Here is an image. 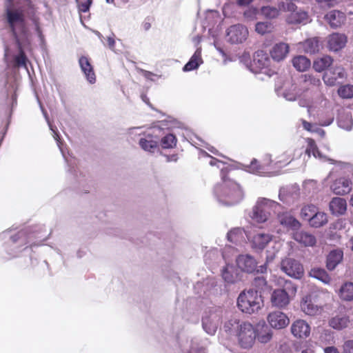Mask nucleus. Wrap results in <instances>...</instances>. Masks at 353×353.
I'll return each instance as SVG.
<instances>
[{"instance_id":"37","label":"nucleus","mask_w":353,"mask_h":353,"mask_svg":"<svg viewBox=\"0 0 353 353\" xmlns=\"http://www.w3.org/2000/svg\"><path fill=\"white\" fill-rule=\"evenodd\" d=\"M318 208L316 205L310 204L305 205L301 209V214L303 219H306L310 222V219L314 216Z\"/></svg>"},{"instance_id":"41","label":"nucleus","mask_w":353,"mask_h":353,"mask_svg":"<svg viewBox=\"0 0 353 353\" xmlns=\"http://www.w3.org/2000/svg\"><path fill=\"white\" fill-rule=\"evenodd\" d=\"M272 24L270 22H258L255 26V30L260 34H265L272 32Z\"/></svg>"},{"instance_id":"56","label":"nucleus","mask_w":353,"mask_h":353,"mask_svg":"<svg viewBox=\"0 0 353 353\" xmlns=\"http://www.w3.org/2000/svg\"><path fill=\"white\" fill-rule=\"evenodd\" d=\"M107 42L110 48H114L115 45V41L112 37H108L107 39Z\"/></svg>"},{"instance_id":"38","label":"nucleus","mask_w":353,"mask_h":353,"mask_svg":"<svg viewBox=\"0 0 353 353\" xmlns=\"http://www.w3.org/2000/svg\"><path fill=\"white\" fill-rule=\"evenodd\" d=\"M177 139L172 134H168L161 140V145L164 149L173 148L176 146Z\"/></svg>"},{"instance_id":"31","label":"nucleus","mask_w":353,"mask_h":353,"mask_svg":"<svg viewBox=\"0 0 353 353\" xmlns=\"http://www.w3.org/2000/svg\"><path fill=\"white\" fill-rule=\"evenodd\" d=\"M333 62V59L330 56H323L316 59L313 63V68L319 72L326 70Z\"/></svg>"},{"instance_id":"33","label":"nucleus","mask_w":353,"mask_h":353,"mask_svg":"<svg viewBox=\"0 0 353 353\" xmlns=\"http://www.w3.org/2000/svg\"><path fill=\"white\" fill-rule=\"evenodd\" d=\"M16 43L18 46L19 49V54L15 56L14 60V66L19 68V67H26L27 66V57L25 54V52L22 48L21 43L19 39H16Z\"/></svg>"},{"instance_id":"54","label":"nucleus","mask_w":353,"mask_h":353,"mask_svg":"<svg viewBox=\"0 0 353 353\" xmlns=\"http://www.w3.org/2000/svg\"><path fill=\"white\" fill-rule=\"evenodd\" d=\"M324 351L325 353H339L338 349L334 346L327 347Z\"/></svg>"},{"instance_id":"23","label":"nucleus","mask_w":353,"mask_h":353,"mask_svg":"<svg viewBox=\"0 0 353 353\" xmlns=\"http://www.w3.org/2000/svg\"><path fill=\"white\" fill-rule=\"evenodd\" d=\"M343 257V252L341 250L336 249L332 250L327 256L326 268L332 271L340 263Z\"/></svg>"},{"instance_id":"15","label":"nucleus","mask_w":353,"mask_h":353,"mask_svg":"<svg viewBox=\"0 0 353 353\" xmlns=\"http://www.w3.org/2000/svg\"><path fill=\"white\" fill-rule=\"evenodd\" d=\"M236 264L242 271L251 273L255 270L257 263L253 256L242 254L238 256Z\"/></svg>"},{"instance_id":"55","label":"nucleus","mask_w":353,"mask_h":353,"mask_svg":"<svg viewBox=\"0 0 353 353\" xmlns=\"http://www.w3.org/2000/svg\"><path fill=\"white\" fill-rule=\"evenodd\" d=\"M253 0H238L237 4L241 6H248L252 3Z\"/></svg>"},{"instance_id":"27","label":"nucleus","mask_w":353,"mask_h":353,"mask_svg":"<svg viewBox=\"0 0 353 353\" xmlns=\"http://www.w3.org/2000/svg\"><path fill=\"white\" fill-rule=\"evenodd\" d=\"M139 143L143 150L152 153L154 152L159 148L158 141L153 140V137L150 134H148L144 138H141Z\"/></svg>"},{"instance_id":"8","label":"nucleus","mask_w":353,"mask_h":353,"mask_svg":"<svg viewBox=\"0 0 353 353\" xmlns=\"http://www.w3.org/2000/svg\"><path fill=\"white\" fill-rule=\"evenodd\" d=\"M271 64V59L264 50H257L253 56L252 63V70L256 72H262L263 70H268Z\"/></svg>"},{"instance_id":"50","label":"nucleus","mask_w":353,"mask_h":353,"mask_svg":"<svg viewBox=\"0 0 353 353\" xmlns=\"http://www.w3.org/2000/svg\"><path fill=\"white\" fill-rule=\"evenodd\" d=\"M203 327L205 330V331L210 334H214L216 332V326L213 325L212 327H208V330L207 329V323L203 320Z\"/></svg>"},{"instance_id":"63","label":"nucleus","mask_w":353,"mask_h":353,"mask_svg":"<svg viewBox=\"0 0 353 353\" xmlns=\"http://www.w3.org/2000/svg\"><path fill=\"white\" fill-rule=\"evenodd\" d=\"M10 5L13 3V0H6Z\"/></svg>"},{"instance_id":"35","label":"nucleus","mask_w":353,"mask_h":353,"mask_svg":"<svg viewBox=\"0 0 353 353\" xmlns=\"http://www.w3.org/2000/svg\"><path fill=\"white\" fill-rule=\"evenodd\" d=\"M303 48L307 53L314 54L319 50V41L315 38L308 39L303 43Z\"/></svg>"},{"instance_id":"16","label":"nucleus","mask_w":353,"mask_h":353,"mask_svg":"<svg viewBox=\"0 0 353 353\" xmlns=\"http://www.w3.org/2000/svg\"><path fill=\"white\" fill-rule=\"evenodd\" d=\"M346 76L345 70L341 66H335L323 75L324 82L329 85L336 84L338 79H343Z\"/></svg>"},{"instance_id":"39","label":"nucleus","mask_w":353,"mask_h":353,"mask_svg":"<svg viewBox=\"0 0 353 353\" xmlns=\"http://www.w3.org/2000/svg\"><path fill=\"white\" fill-rule=\"evenodd\" d=\"M252 285L254 288V291H256L257 293L265 290L268 288L266 279L263 276L254 278Z\"/></svg>"},{"instance_id":"21","label":"nucleus","mask_w":353,"mask_h":353,"mask_svg":"<svg viewBox=\"0 0 353 353\" xmlns=\"http://www.w3.org/2000/svg\"><path fill=\"white\" fill-rule=\"evenodd\" d=\"M347 43V37L344 34L333 33L327 40V46L330 50L338 51L345 47Z\"/></svg>"},{"instance_id":"52","label":"nucleus","mask_w":353,"mask_h":353,"mask_svg":"<svg viewBox=\"0 0 353 353\" xmlns=\"http://www.w3.org/2000/svg\"><path fill=\"white\" fill-rule=\"evenodd\" d=\"M165 157L166 158L167 162H176L178 160V155L176 154H173L171 155H165Z\"/></svg>"},{"instance_id":"59","label":"nucleus","mask_w":353,"mask_h":353,"mask_svg":"<svg viewBox=\"0 0 353 353\" xmlns=\"http://www.w3.org/2000/svg\"><path fill=\"white\" fill-rule=\"evenodd\" d=\"M301 353H314V352L312 350H304L301 352Z\"/></svg>"},{"instance_id":"42","label":"nucleus","mask_w":353,"mask_h":353,"mask_svg":"<svg viewBox=\"0 0 353 353\" xmlns=\"http://www.w3.org/2000/svg\"><path fill=\"white\" fill-rule=\"evenodd\" d=\"M293 160V157L291 152H285L277 157L276 164L279 167H283L288 165Z\"/></svg>"},{"instance_id":"4","label":"nucleus","mask_w":353,"mask_h":353,"mask_svg":"<svg viewBox=\"0 0 353 353\" xmlns=\"http://www.w3.org/2000/svg\"><path fill=\"white\" fill-rule=\"evenodd\" d=\"M239 343L243 348L251 347L256 338V331L254 326L248 322H241L236 330Z\"/></svg>"},{"instance_id":"12","label":"nucleus","mask_w":353,"mask_h":353,"mask_svg":"<svg viewBox=\"0 0 353 353\" xmlns=\"http://www.w3.org/2000/svg\"><path fill=\"white\" fill-rule=\"evenodd\" d=\"M291 332L296 338L306 339L310 334V326L305 321L299 319L292 324Z\"/></svg>"},{"instance_id":"30","label":"nucleus","mask_w":353,"mask_h":353,"mask_svg":"<svg viewBox=\"0 0 353 353\" xmlns=\"http://www.w3.org/2000/svg\"><path fill=\"white\" fill-rule=\"evenodd\" d=\"M339 296L341 299L345 301L353 300V283L346 282L340 288Z\"/></svg>"},{"instance_id":"62","label":"nucleus","mask_w":353,"mask_h":353,"mask_svg":"<svg viewBox=\"0 0 353 353\" xmlns=\"http://www.w3.org/2000/svg\"><path fill=\"white\" fill-rule=\"evenodd\" d=\"M233 234V232H230L228 234V239L230 241H232V240L231 239V236Z\"/></svg>"},{"instance_id":"36","label":"nucleus","mask_w":353,"mask_h":353,"mask_svg":"<svg viewBox=\"0 0 353 353\" xmlns=\"http://www.w3.org/2000/svg\"><path fill=\"white\" fill-rule=\"evenodd\" d=\"M307 142V146L305 150V153L307 154V156L310 157L312 154L315 158H322V155L316 144L315 141L313 139L308 138Z\"/></svg>"},{"instance_id":"26","label":"nucleus","mask_w":353,"mask_h":353,"mask_svg":"<svg viewBox=\"0 0 353 353\" xmlns=\"http://www.w3.org/2000/svg\"><path fill=\"white\" fill-rule=\"evenodd\" d=\"M203 63V60L201 58V51L199 49H197L194 54L191 57L189 61L183 66V70L184 72H189L193 70H195L199 68V66Z\"/></svg>"},{"instance_id":"24","label":"nucleus","mask_w":353,"mask_h":353,"mask_svg":"<svg viewBox=\"0 0 353 353\" xmlns=\"http://www.w3.org/2000/svg\"><path fill=\"white\" fill-rule=\"evenodd\" d=\"M294 239L305 246H314L316 243V237L307 232H296L294 234Z\"/></svg>"},{"instance_id":"48","label":"nucleus","mask_w":353,"mask_h":353,"mask_svg":"<svg viewBox=\"0 0 353 353\" xmlns=\"http://www.w3.org/2000/svg\"><path fill=\"white\" fill-rule=\"evenodd\" d=\"M305 83L312 84L314 85H319L321 84V81L319 79L314 78L312 75H305Z\"/></svg>"},{"instance_id":"40","label":"nucleus","mask_w":353,"mask_h":353,"mask_svg":"<svg viewBox=\"0 0 353 353\" xmlns=\"http://www.w3.org/2000/svg\"><path fill=\"white\" fill-rule=\"evenodd\" d=\"M338 94L343 99H351L353 97V85L347 84L339 87Z\"/></svg>"},{"instance_id":"18","label":"nucleus","mask_w":353,"mask_h":353,"mask_svg":"<svg viewBox=\"0 0 353 353\" xmlns=\"http://www.w3.org/2000/svg\"><path fill=\"white\" fill-rule=\"evenodd\" d=\"M331 189L336 194L343 195L349 193L352 189V182L345 177L336 179L331 185Z\"/></svg>"},{"instance_id":"10","label":"nucleus","mask_w":353,"mask_h":353,"mask_svg":"<svg viewBox=\"0 0 353 353\" xmlns=\"http://www.w3.org/2000/svg\"><path fill=\"white\" fill-rule=\"evenodd\" d=\"M316 298V296L309 294L301 299V309L305 314L315 316L321 313L322 306L318 304Z\"/></svg>"},{"instance_id":"58","label":"nucleus","mask_w":353,"mask_h":353,"mask_svg":"<svg viewBox=\"0 0 353 353\" xmlns=\"http://www.w3.org/2000/svg\"><path fill=\"white\" fill-rule=\"evenodd\" d=\"M143 28L145 30H148L151 28V24L149 22H144L143 23Z\"/></svg>"},{"instance_id":"3","label":"nucleus","mask_w":353,"mask_h":353,"mask_svg":"<svg viewBox=\"0 0 353 353\" xmlns=\"http://www.w3.org/2000/svg\"><path fill=\"white\" fill-rule=\"evenodd\" d=\"M12 4L13 3L10 5L6 1V17L12 34L17 39H18L17 32L16 30L17 26L20 28L21 34L24 36L27 34L28 30L26 26V20L23 11L19 9H12Z\"/></svg>"},{"instance_id":"61","label":"nucleus","mask_w":353,"mask_h":353,"mask_svg":"<svg viewBox=\"0 0 353 353\" xmlns=\"http://www.w3.org/2000/svg\"><path fill=\"white\" fill-rule=\"evenodd\" d=\"M260 268H261L260 271H261V272H265V271H266V269H267V268H266V267H265V266H263V265L260 266Z\"/></svg>"},{"instance_id":"49","label":"nucleus","mask_w":353,"mask_h":353,"mask_svg":"<svg viewBox=\"0 0 353 353\" xmlns=\"http://www.w3.org/2000/svg\"><path fill=\"white\" fill-rule=\"evenodd\" d=\"M90 5V0H83L79 6V10L82 12H86L89 10Z\"/></svg>"},{"instance_id":"14","label":"nucleus","mask_w":353,"mask_h":353,"mask_svg":"<svg viewBox=\"0 0 353 353\" xmlns=\"http://www.w3.org/2000/svg\"><path fill=\"white\" fill-rule=\"evenodd\" d=\"M277 220L280 225L286 229L295 230L301 227L300 222L288 212L278 214Z\"/></svg>"},{"instance_id":"6","label":"nucleus","mask_w":353,"mask_h":353,"mask_svg":"<svg viewBox=\"0 0 353 353\" xmlns=\"http://www.w3.org/2000/svg\"><path fill=\"white\" fill-rule=\"evenodd\" d=\"M281 270L288 276L300 279L304 275L303 265L297 260L292 258H285L281 262Z\"/></svg>"},{"instance_id":"64","label":"nucleus","mask_w":353,"mask_h":353,"mask_svg":"<svg viewBox=\"0 0 353 353\" xmlns=\"http://www.w3.org/2000/svg\"><path fill=\"white\" fill-rule=\"evenodd\" d=\"M350 241L352 243V250L353 251V237L351 238Z\"/></svg>"},{"instance_id":"44","label":"nucleus","mask_w":353,"mask_h":353,"mask_svg":"<svg viewBox=\"0 0 353 353\" xmlns=\"http://www.w3.org/2000/svg\"><path fill=\"white\" fill-rule=\"evenodd\" d=\"M250 168L256 174H261L264 172V167L256 159H253L251 161Z\"/></svg>"},{"instance_id":"47","label":"nucleus","mask_w":353,"mask_h":353,"mask_svg":"<svg viewBox=\"0 0 353 353\" xmlns=\"http://www.w3.org/2000/svg\"><path fill=\"white\" fill-rule=\"evenodd\" d=\"M272 333L270 332H265V334L260 333L257 335L259 341L263 343L268 342L272 339Z\"/></svg>"},{"instance_id":"43","label":"nucleus","mask_w":353,"mask_h":353,"mask_svg":"<svg viewBox=\"0 0 353 353\" xmlns=\"http://www.w3.org/2000/svg\"><path fill=\"white\" fill-rule=\"evenodd\" d=\"M261 12L267 18L274 19L279 16V10L274 7L263 6Z\"/></svg>"},{"instance_id":"9","label":"nucleus","mask_w":353,"mask_h":353,"mask_svg":"<svg viewBox=\"0 0 353 353\" xmlns=\"http://www.w3.org/2000/svg\"><path fill=\"white\" fill-rule=\"evenodd\" d=\"M225 194V203L228 205H234L238 203L243 196V192L240 185L234 182L230 181L229 184L224 187Z\"/></svg>"},{"instance_id":"13","label":"nucleus","mask_w":353,"mask_h":353,"mask_svg":"<svg viewBox=\"0 0 353 353\" xmlns=\"http://www.w3.org/2000/svg\"><path fill=\"white\" fill-rule=\"evenodd\" d=\"M79 64L87 81L90 83H94L96 82V74L90 59L88 57L81 56L79 59Z\"/></svg>"},{"instance_id":"45","label":"nucleus","mask_w":353,"mask_h":353,"mask_svg":"<svg viewBox=\"0 0 353 353\" xmlns=\"http://www.w3.org/2000/svg\"><path fill=\"white\" fill-rule=\"evenodd\" d=\"M241 323L239 322V320L234 318L225 322L224 327L226 331H231L234 329L235 327L238 328V326Z\"/></svg>"},{"instance_id":"34","label":"nucleus","mask_w":353,"mask_h":353,"mask_svg":"<svg viewBox=\"0 0 353 353\" xmlns=\"http://www.w3.org/2000/svg\"><path fill=\"white\" fill-rule=\"evenodd\" d=\"M310 276L321 281L324 283H329L331 278L327 272L323 268H314L309 272Z\"/></svg>"},{"instance_id":"32","label":"nucleus","mask_w":353,"mask_h":353,"mask_svg":"<svg viewBox=\"0 0 353 353\" xmlns=\"http://www.w3.org/2000/svg\"><path fill=\"white\" fill-rule=\"evenodd\" d=\"M327 223V216L323 212H317L315 213L314 216L310 219L309 224L313 228H321Z\"/></svg>"},{"instance_id":"7","label":"nucleus","mask_w":353,"mask_h":353,"mask_svg":"<svg viewBox=\"0 0 353 353\" xmlns=\"http://www.w3.org/2000/svg\"><path fill=\"white\" fill-rule=\"evenodd\" d=\"M248 28L241 24L231 26L227 30L228 41L231 43H242L248 37Z\"/></svg>"},{"instance_id":"51","label":"nucleus","mask_w":353,"mask_h":353,"mask_svg":"<svg viewBox=\"0 0 353 353\" xmlns=\"http://www.w3.org/2000/svg\"><path fill=\"white\" fill-rule=\"evenodd\" d=\"M302 125H303V128L308 131V132H312V124L305 120H302Z\"/></svg>"},{"instance_id":"53","label":"nucleus","mask_w":353,"mask_h":353,"mask_svg":"<svg viewBox=\"0 0 353 353\" xmlns=\"http://www.w3.org/2000/svg\"><path fill=\"white\" fill-rule=\"evenodd\" d=\"M228 173V170L227 168H221V176L222 180L225 183L227 181V179H227Z\"/></svg>"},{"instance_id":"19","label":"nucleus","mask_w":353,"mask_h":353,"mask_svg":"<svg viewBox=\"0 0 353 353\" xmlns=\"http://www.w3.org/2000/svg\"><path fill=\"white\" fill-rule=\"evenodd\" d=\"M290 47L288 44L280 42L276 43L271 49L270 54L272 59L277 62L283 61L285 59L289 53Z\"/></svg>"},{"instance_id":"5","label":"nucleus","mask_w":353,"mask_h":353,"mask_svg":"<svg viewBox=\"0 0 353 353\" xmlns=\"http://www.w3.org/2000/svg\"><path fill=\"white\" fill-rule=\"evenodd\" d=\"M283 10L290 13L286 17L285 21L290 25L305 24L308 22L309 17L307 12L297 10L296 6L293 3L283 4Z\"/></svg>"},{"instance_id":"11","label":"nucleus","mask_w":353,"mask_h":353,"mask_svg":"<svg viewBox=\"0 0 353 353\" xmlns=\"http://www.w3.org/2000/svg\"><path fill=\"white\" fill-rule=\"evenodd\" d=\"M268 323L274 329L281 330L287 327L290 323L288 316L283 312L273 311L267 316Z\"/></svg>"},{"instance_id":"29","label":"nucleus","mask_w":353,"mask_h":353,"mask_svg":"<svg viewBox=\"0 0 353 353\" xmlns=\"http://www.w3.org/2000/svg\"><path fill=\"white\" fill-rule=\"evenodd\" d=\"M292 63L293 66L300 72L307 70L311 65L310 60L303 55L294 57L292 60Z\"/></svg>"},{"instance_id":"25","label":"nucleus","mask_w":353,"mask_h":353,"mask_svg":"<svg viewBox=\"0 0 353 353\" xmlns=\"http://www.w3.org/2000/svg\"><path fill=\"white\" fill-rule=\"evenodd\" d=\"M350 323L349 316L345 314H338L331 318L329 325L333 329L341 330L348 326Z\"/></svg>"},{"instance_id":"20","label":"nucleus","mask_w":353,"mask_h":353,"mask_svg":"<svg viewBox=\"0 0 353 353\" xmlns=\"http://www.w3.org/2000/svg\"><path fill=\"white\" fill-rule=\"evenodd\" d=\"M270 207L264 203H257L253 208L252 219L258 223H264L270 216Z\"/></svg>"},{"instance_id":"22","label":"nucleus","mask_w":353,"mask_h":353,"mask_svg":"<svg viewBox=\"0 0 353 353\" xmlns=\"http://www.w3.org/2000/svg\"><path fill=\"white\" fill-rule=\"evenodd\" d=\"M329 208L332 214L341 215L347 210V203L343 198L334 197L330 201Z\"/></svg>"},{"instance_id":"2","label":"nucleus","mask_w":353,"mask_h":353,"mask_svg":"<svg viewBox=\"0 0 353 353\" xmlns=\"http://www.w3.org/2000/svg\"><path fill=\"white\" fill-rule=\"evenodd\" d=\"M262 305L261 296L254 289L241 292L237 299V307L243 313H256L261 310Z\"/></svg>"},{"instance_id":"60","label":"nucleus","mask_w":353,"mask_h":353,"mask_svg":"<svg viewBox=\"0 0 353 353\" xmlns=\"http://www.w3.org/2000/svg\"><path fill=\"white\" fill-rule=\"evenodd\" d=\"M142 97V99L145 102V103H148V99L147 98L146 95L145 94H143L141 96Z\"/></svg>"},{"instance_id":"28","label":"nucleus","mask_w":353,"mask_h":353,"mask_svg":"<svg viewBox=\"0 0 353 353\" xmlns=\"http://www.w3.org/2000/svg\"><path fill=\"white\" fill-rule=\"evenodd\" d=\"M272 236L269 234L257 233L252 238V245L258 249H263L271 241Z\"/></svg>"},{"instance_id":"46","label":"nucleus","mask_w":353,"mask_h":353,"mask_svg":"<svg viewBox=\"0 0 353 353\" xmlns=\"http://www.w3.org/2000/svg\"><path fill=\"white\" fill-rule=\"evenodd\" d=\"M342 353H353V340H347L345 341L343 345Z\"/></svg>"},{"instance_id":"57","label":"nucleus","mask_w":353,"mask_h":353,"mask_svg":"<svg viewBox=\"0 0 353 353\" xmlns=\"http://www.w3.org/2000/svg\"><path fill=\"white\" fill-rule=\"evenodd\" d=\"M216 163H222L221 161L217 160L216 159L212 158L210 162L211 165H215Z\"/></svg>"},{"instance_id":"17","label":"nucleus","mask_w":353,"mask_h":353,"mask_svg":"<svg viewBox=\"0 0 353 353\" xmlns=\"http://www.w3.org/2000/svg\"><path fill=\"white\" fill-rule=\"evenodd\" d=\"M325 19L331 28H337L345 22L346 15L343 12L334 10L325 14Z\"/></svg>"},{"instance_id":"1","label":"nucleus","mask_w":353,"mask_h":353,"mask_svg":"<svg viewBox=\"0 0 353 353\" xmlns=\"http://www.w3.org/2000/svg\"><path fill=\"white\" fill-rule=\"evenodd\" d=\"M297 287L290 280H283L279 288L272 290L270 294V303L273 307L285 309L295 296Z\"/></svg>"}]
</instances>
